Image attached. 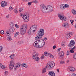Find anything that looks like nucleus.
I'll use <instances>...</instances> for the list:
<instances>
[{
    "label": "nucleus",
    "instance_id": "1",
    "mask_svg": "<svg viewBox=\"0 0 76 76\" xmlns=\"http://www.w3.org/2000/svg\"><path fill=\"white\" fill-rule=\"evenodd\" d=\"M40 7L41 11L43 13H45L46 12H51L54 10L53 7L52 6L50 5L46 6L44 4H41ZM47 10L48 11H47Z\"/></svg>",
    "mask_w": 76,
    "mask_h": 76
},
{
    "label": "nucleus",
    "instance_id": "2",
    "mask_svg": "<svg viewBox=\"0 0 76 76\" xmlns=\"http://www.w3.org/2000/svg\"><path fill=\"white\" fill-rule=\"evenodd\" d=\"M37 26L36 25H34L30 27V28L28 31V35H32L34 32H36L37 29Z\"/></svg>",
    "mask_w": 76,
    "mask_h": 76
},
{
    "label": "nucleus",
    "instance_id": "3",
    "mask_svg": "<svg viewBox=\"0 0 76 76\" xmlns=\"http://www.w3.org/2000/svg\"><path fill=\"white\" fill-rule=\"evenodd\" d=\"M27 28H28V25L27 24H24L21 26L20 32L21 35H24L26 33Z\"/></svg>",
    "mask_w": 76,
    "mask_h": 76
},
{
    "label": "nucleus",
    "instance_id": "4",
    "mask_svg": "<svg viewBox=\"0 0 76 76\" xmlns=\"http://www.w3.org/2000/svg\"><path fill=\"white\" fill-rule=\"evenodd\" d=\"M55 66V63L53 61H49L47 64V66H46V68H48V69H52Z\"/></svg>",
    "mask_w": 76,
    "mask_h": 76
},
{
    "label": "nucleus",
    "instance_id": "5",
    "mask_svg": "<svg viewBox=\"0 0 76 76\" xmlns=\"http://www.w3.org/2000/svg\"><path fill=\"white\" fill-rule=\"evenodd\" d=\"M29 15L28 13H27L26 15H24L23 14L20 15V16L24 20V22H28L29 20Z\"/></svg>",
    "mask_w": 76,
    "mask_h": 76
},
{
    "label": "nucleus",
    "instance_id": "6",
    "mask_svg": "<svg viewBox=\"0 0 76 76\" xmlns=\"http://www.w3.org/2000/svg\"><path fill=\"white\" fill-rule=\"evenodd\" d=\"M38 53L36 52H34V54L32 55L33 58L35 61H38L39 60V58L38 57Z\"/></svg>",
    "mask_w": 76,
    "mask_h": 76
},
{
    "label": "nucleus",
    "instance_id": "7",
    "mask_svg": "<svg viewBox=\"0 0 76 76\" xmlns=\"http://www.w3.org/2000/svg\"><path fill=\"white\" fill-rule=\"evenodd\" d=\"M33 45L34 47H36V48H42L43 46L45 45V42H44V43H43L40 45L38 44V43L35 42H34Z\"/></svg>",
    "mask_w": 76,
    "mask_h": 76
},
{
    "label": "nucleus",
    "instance_id": "8",
    "mask_svg": "<svg viewBox=\"0 0 76 76\" xmlns=\"http://www.w3.org/2000/svg\"><path fill=\"white\" fill-rule=\"evenodd\" d=\"M37 34L38 35L42 37V36L44 35V30L42 29H40L39 30Z\"/></svg>",
    "mask_w": 76,
    "mask_h": 76
},
{
    "label": "nucleus",
    "instance_id": "9",
    "mask_svg": "<svg viewBox=\"0 0 76 76\" xmlns=\"http://www.w3.org/2000/svg\"><path fill=\"white\" fill-rule=\"evenodd\" d=\"M42 37H41L39 35V34H38V35L37 37H35V39L36 40H37V41L38 42H41V41L42 40V41H43L44 40V39H41V38H42Z\"/></svg>",
    "mask_w": 76,
    "mask_h": 76
},
{
    "label": "nucleus",
    "instance_id": "10",
    "mask_svg": "<svg viewBox=\"0 0 76 76\" xmlns=\"http://www.w3.org/2000/svg\"><path fill=\"white\" fill-rule=\"evenodd\" d=\"M15 66V62L13 61H10L9 67L10 70H12Z\"/></svg>",
    "mask_w": 76,
    "mask_h": 76
},
{
    "label": "nucleus",
    "instance_id": "11",
    "mask_svg": "<svg viewBox=\"0 0 76 76\" xmlns=\"http://www.w3.org/2000/svg\"><path fill=\"white\" fill-rule=\"evenodd\" d=\"M68 71L71 72H74L76 71V69L73 67L69 66L67 69Z\"/></svg>",
    "mask_w": 76,
    "mask_h": 76
},
{
    "label": "nucleus",
    "instance_id": "12",
    "mask_svg": "<svg viewBox=\"0 0 76 76\" xmlns=\"http://www.w3.org/2000/svg\"><path fill=\"white\" fill-rule=\"evenodd\" d=\"M58 17L60 19L63 21H66V18L64 16L61 15L60 14H59L58 15Z\"/></svg>",
    "mask_w": 76,
    "mask_h": 76
},
{
    "label": "nucleus",
    "instance_id": "13",
    "mask_svg": "<svg viewBox=\"0 0 76 76\" xmlns=\"http://www.w3.org/2000/svg\"><path fill=\"white\" fill-rule=\"evenodd\" d=\"M75 42L74 41L72 40L70 41V43L69 45V48H72L73 47H74Z\"/></svg>",
    "mask_w": 76,
    "mask_h": 76
},
{
    "label": "nucleus",
    "instance_id": "14",
    "mask_svg": "<svg viewBox=\"0 0 76 76\" xmlns=\"http://www.w3.org/2000/svg\"><path fill=\"white\" fill-rule=\"evenodd\" d=\"M1 5L2 7H5L6 6H7V4L6 2L3 1L1 2Z\"/></svg>",
    "mask_w": 76,
    "mask_h": 76
},
{
    "label": "nucleus",
    "instance_id": "15",
    "mask_svg": "<svg viewBox=\"0 0 76 76\" xmlns=\"http://www.w3.org/2000/svg\"><path fill=\"white\" fill-rule=\"evenodd\" d=\"M44 55L45 56H49V57H53V55L51 53H48V52L47 51H45L44 52Z\"/></svg>",
    "mask_w": 76,
    "mask_h": 76
},
{
    "label": "nucleus",
    "instance_id": "16",
    "mask_svg": "<svg viewBox=\"0 0 76 76\" xmlns=\"http://www.w3.org/2000/svg\"><path fill=\"white\" fill-rule=\"evenodd\" d=\"M71 36H72V33L70 32L65 34V38H66V39H68V38H69Z\"/></svg>",
    "mask_w": 76,
    "mask_h": 76
},
{
    "label": "nucleus",
    "instance_id": "17",
    "mask_svg": "<svg viewBox=\"0 0 76 76\" xmlns=\"http://www.w3.org/2000/svg\"><path fill=\"white\" fill-rule=\"evenodd\" d=\"M62 26L64 28H68L69 26V24L67 23H65L62 24Z\"/></svg>",
    "mask_w": 76,
    "mask_h": 76
},
{
    "label": "nucleus",
    "instance_id": "18",
    "mask_svg": "<svg viewBox=\"0 0 76 76\" xmlns=\"http://www.w3.org/2000/svg\"><path fill=\"white\" fill-rule=\"evenodd\" d=\"M48 75L49 76H55V73H54V72L53 71H50L48 73Z\"/></svg>",
    "mask_w": 76,
    "mask_h": 76
},
{
    "label": "nucleus",
    "instance_id": "19",
    "mask_svg": "<svg viewBox=\"0 0 76 76\" xmlns=\"http://www.w3.org/2000/svg\"><path fill=\"white\" fill-rule=\"evenodd\" d=\"M76 48V47L75 46H74L72 48H71V50H70V52L71 53H74V51L73 50H75V49Z\"/></svg>",
    "mask_w": 76,
    "mask_h": 76
},
{
    "label": "nucleus",
    "instance_id": "20",
    "mask_svg": "<svg viewBox=\"0 0 76 76\" xmlns=\"http://www.w3.org/2000/svg\"><path fill=\"white\" fill-rule=\"evenodd\" d=\"M9 31L11 32H13L15 31V28L13 27L9 28Z\"/></svg>",
    "mask_w": 76,
    "mask_h": 76
},
{
    "label": "nucleus",
    "instance_id": "21",
    "mask_svg": "<svg viewBox=\"0 0 76 76\" xmlns=\"http://www.w3.org/2000/svg\"><path fill=\"white\" fill-rule=\"evenodd\" d=\"M60 8L62 10H63V9H65V5H63V4L61 5Z\"/></svg>",
    "mask_w": 76,
    "mask_h": 76
},
{
    "label": "nucleus",
    "instance_id": "22",
    "mask_svg": "<svg viewBox=\"0 0 76 76\" xmlns=\"http://www.w3.org/2000/svg\"><path fill=\"white\" fill-rule=\"evenodd\" d=\"M64 52L62 51L60 52V57H63V56H64Z\"/></svg>",
    "mask_w": 76,
    "mask_h": 76
},
{
    "label": "nucleus",
    "instance_id": "23",
    "mask_svg": "<svg viewBox=\"0 0 76 76\" xmlns=\"http://www.w3.org/2000/svg\"><path fill=\"white\" fill-rule=\"evenodd\" d=\"M18 35H19V32H17L14 34V37H16Z\"/></svg>",
    "mask_w": 76,
    "mask_h": 76
},
{
    "label": "nucleus",
    "instance_id": "24",
    "mask_svg": "<svg viewBox=\"0 0 76 76\" xmlns=\"http://www.w3.org/2000/svg\"><path fill=\"white\" fill-rule=\"evenodd\" d=\"M65 44H66L65 42H62L61 44V45L62 47H64V46L65 45Z\"/></svg>",
    "mask_w": 76,
    "mask_h": 76
},
{
    "label": "nucleus",
    "instance_id": "25",
    "mask_svg": "<svg viewBox=\"0 0 76 76\" xmlns=\"http://www.w3.org/2000/svg\"><path fill=\"white\" fill-rule=\"evenodd\" d=\"M23 67H25V68H27L28 66L26 65V64H23L21 65Z\"/></svg>",
    "mask_w": 76,
    "mask_h": 76
},
{
    "label": "nucleus",
    "instance_id": "26",
    "mask_svg": "<svg viewBox=\"0 0 76 76\" xmlns=\"http://www.w3.org/2000/svg\"><path fill=\"white\" fill-rule=\"evenodd\" d=\"M72 12L73 15H75L76 14V11L75 10H72Z\"/></svg>",
    "mask_w": 76,
    "mask_h": 76
},
{
    "label": "nucleus",
    "instance_id": "27",
    "mask_svg": "<svg viewBox=\"0 0 76 76\" xmlns=\"http://www.w3.org/2000/svg\"><path fill=\"white\" fill-rule=\"evenodd\" d=\"M10 25L11 27H13L14 26V24L12 22H11L10 23Z\"/></svg>",
    "mask_w": 76,
    "mask_h": 76
},
{
    "label": "nucleus",
    "instance_id": "28",
    "mask_svg": "<svg viewBox=\"0 0 76 76\" xmlns=\"http://www.w3.org/2000/svg\"><path fill=\"white\" fill-rule=\"evenodd\" d=\"M15 57V54H12L10 56V58H13Z\"/></svg>",
    "mask_w": 76,
    "mask_h": 76
},
{
    "label": "nucleus",
    "instance_id": "29",
    "mask_svg": "<svg viewBox=\"0 0 76 76\" xmlns=\"http://www.w3.org/2000/svg\"><path fill=\"white\" fill-rule=\"evenodd\" d=\"M8 74V71H6L4 72V75L5 76H6Z\"/></svg>",
    "mask_w": 76,
    "mask_h": 76
},
{
    "label": "nucleus",
    "instance_id": "30",
    "mask_svg": "<svg viewBox=\"0 0 76 76\" xmlns=\"http://www.w3.org/2000/svg\"><path fill=\"white\" fill-rule=\"evenodd\" d=\"M23 11V8H20L19 12H22Z\"/></svg>",
    "mask_w": 76,
    "mask_h": 76
},
{
    "label": "nucleus",
    "instance_id": "31",
    "mask_svg": "<svg viewBox=\"0 0 76 76\" xmlns=\"http://www.w3.org/2000/svg\"><path fill=\"white\" fill-rule=\"evenodd\" d=\"M1 68L3 69H6V66L4 65H2L1 66Z\"/></svg>",
    "mask_w": 76,
    "mask_h": 76
},
{
    "label": "nucleus",
    "instance_id": "32",
    "mask_svg": "<svg viewBox=\"0 0 76 76\" xmlns=\"http://www.w3.org/2000/svg\"><path fill=\"white\" fill-rule=\"evenodd\" d=\"M32 2L33 3H36V4H37V3H38V1L35 0L33 1Z\"/></svg>",
    "mask_w": 76,
    "mask_h": 76
},
{
    "label": "nucleus",
    "instance_id": "33",
    "mask_svg": "<svg viewBox=\"0 0 76 76\" xmlns=\"http://www.w3.org/2000/svg\"><path fill=\"white\" fill-rule=\"evenodd\" d=\"M16 66L17 67H19V66H20V63H18Z\"/></svg>",
    "mask_w": 76,
    "mask_h": 76
},
{
    "label": "nucleus",
    "instance_id": "34",
    "mask_svg": "<svg viewBox=\"0 0 76 76\" xmlns=\"http://www.w3.org/2000/svg\"><path fill=\"white\" fill-rule=\"evenodd\" d=\"M44 59V55H42L40 58V59H41V60H43V59Z\"/></svg>",
    "mask_w": 76,
    "mask_h": 76
},
{
    "label": "nucleus",
    "instance_id": "35",
    "mask_svg": "<svg viewBox=\"0 0 76 76\" xmlns=\"http://www.w3.org/2000/svg\"><path fill=\"white\" fill-rule=\"evenodd\" d=\"M70 22L72 25H73V22H74L75 20H71Z\"/></svg>",
    "mask_w": 76,
    "mask_h": 76
},
{
    "label": "nucleus",
    "instance_id": "36",
    "mask_svg": "<svg viewBox=\"0 0 76 76\" xmlns=\"http://www.w3.org/2000/svg\"><path fill=\"white\" fill-rule=\"evenodd\" d=\"M7 40H8V41H11V40H12V38L10 37H8L7 38Z\"/></svg>",
    "mask_w": 76,
    "mask_h": 76
},
{
    "label": "nucleus",
    "instance_id": "37",
    "mask_svg": "<svg viewBox=\"0 0 76 76\" xmlns=\"http://www.w3.org/2000/svg\"><path fill=\"white\" fill-rule=\"evenodd\" d=\"M46 69L45 68H44L42 70V71H43L42 73H45V72H46Z\"/></svg>",
    "mask_w": 76,
    "mask_h": 76
},
{
    "label": "nucleus",
    "instance_id": "38",
    "mask_svg": "<svg viewBox=\"0 0 76 76\" xmlns=\"http://www.w3.org/2000/svg\"><path fill=\"white\" fill-rule=\"evenodd\" d=\"M73 57L74 59H76V53L73 55Z\"/></svg>",
    "mask_w": 76,
    "mask_h": 76
},
{
    "label": "nucleus",
    "instance_id": "39",
    "mask_svg": "<svg viewBox=\"0 0 76 76\" xmlns=\"http://www.w3.org/2000/svg\"><path fill=\"white\" fill-rule=\"evenodd\" d=\"M0 33H1V34H4V31L2 30L0 31Z\"/></svg>",
    "mask_w": 76,
    "mask_h": 76
},
{
    "label": "nucleus",
    "instance_id": "40",
    "mask_svg": "<svg viewBox=\"0 0 76 76\" xmlns=\"http://www.w3.org/2000/svg\"><path fill=\"white\" fill-rule=\"evenodd\" d=\"M14 12H15V13H18V11H17V10H14Z\"/></svg>",
    "mask_w": 76,
    "mask_h": 76
},
{
    "label": "nucleus",
    "instance_id": "41",
    "mask_svg": "<svg viewBox=\"0 0 76 76\" xmlns=\"http://www.w3.org/2000/svg\"><path fill=\"white\" fill-rule=\"evenodd\" d=\"M2 49H3V47L1 46H0V53Z\"/></svg>",
    "mask_w": 76,
    "mask_h": 76
},
{
    "label": "nucleus",
    "instance_id": "42",
    "mask_svg": "<svg viewBox=\"0 0 76 76\" xmlns=\"http://www.w3.org/2000/svg\"><path fill=\"white\" fill-rule=\"evenodd\" d=\"M60 64H63V63H64V61H61L60 62Z\"/></svg>",
    "mask_w": 76,
    "mask_h": 76
},
{
    "label": "nucleus",
    "instance_id": "43",
    "mask_svg": "<svg viewBox=\"0 0 76 76\" xmlns=\"http://www.w3.org/2000/svg\"><path fill=\"white\" fill-rule=\"evenodd\" d=\"M31 4H32V2H29L28 3V6H31Z\"/></svg>",
    "mask_w": 76,
    "mask_h": 76
},
{
    "label": "nucleus",
    "instance_id": "44",
    "mask_svg": "<svg viewBox=\"0 0 76 76\" xmlns=\"http://www.w3.org/2000/svg\"><path fill=\"white\" fill-rule=\"evenodd\" d=\"M15 27H16V28H18L19 27V25L16 24Z\"/></svg>",
    "mask_w": 76,
    "mask_h": 76
},
{
    "label": "nucleus",
    "instance_id": "45",
    "mask_svg": "<svg viewBox=\"0 0 76 76\" xmlns=\"http://www.w3.org/2000/svg\"><path fill=\"white\" fill-rule=\"evenodd\" d=\"M69 54H70V52L69 51H67L66 53V55L68 56V55H69Z\"/></svg>",
    "mask_w": 76,
    "mask_h": 76
},
{
    "label": "nucleus",
    "instance_id": "46",
    "mask_svg": "<svg viewBox=\"0 0 76 76\" xmlns=\"http://www.w3.org/2000/svg\"><path fill=\"white\" fill-rule=\"evenodd\" d=\"M65 8H66V7H69V5H68V4L65 5Z\"/></svg>",
    "mask_w": 76,
    "mask_h": 76
},
{
    "label": "nucleus",
    "instance_id": "47",
    "mask_svg": "<svg viewBox=\"0 0 76 76\" xmlns=\"http://www.w3.org/2000/svg\"><path fill=\"white\" fill-rule=\"evenodd\" d=\"M76 75V74H75V73H72V76H75Z\"/></svg>",
    "mask_w": 76,
    "mask_h": 76
},
{
    "label": "nucleus",
    "instance_id": "48",
    "mask_svg": "<svg viewBox=\"0 0 76 76\" xmlns=\"http://www.w3.org/2000/svg\"><path fill=\"white\" fill-rule=\"evenodd\" d=\"M10 10H12V9H13V8H12V7H10L9 8Z\"/></svg>",
    "mask_w": 76,
    "mask_h": 76
},
{
    "label": "nucleus",
    "instance_id": "49",
    "mask_svg": "<svg viewBox=\"0 0 76 76\" xmlns=\"http://www.w3.org/2000/svg\"><path fill=\"white\" fill-rule=\"evenodd\" d=\"M1 66H2V64L0 62V69H1Z\"/></svg>",
    "mask_w": 76,
    "mask_h": 76
},
{
    "label": "nucleus",
    "instance_id": "50",
    "mask_svg": "<svg viewBox=\"0 0 76 76\" xmlns=\"http://www.w3.org/2000/svg\"><path fill=\"white\" fill-rule=\"evenodd\" d=\"M6 34H7V35H9V32L8 31H6Z\"/></svg>",
    "mask_w": 76,
    "mask_h": 76
},
{
    "label": "nucleus",
    "instance_id": "51",
    "mask_svg": "<svg viewBox=\"0 0 76 76\" xmlns=\"http://www.w3.org/2000/svg\"><path fill=\"white\" fill-rule=\"evenodd\" d=\"M24 1H29L30 0H22Z\"/></svg>",
    "mask_w": 76,
    "mask_h": 76
},
{
    "label": "nucleus",
    "instance_id": "52",
    "mask_svg": "<svg viewBox=\"0 0 76 76\" xmlns=\"http://www.w3.org/2000/svg\"><path fill=\"white\" fill-rule=\"evenodd\" d=\"M56 48V45H54V46L53 47V49H55V48Z\"/></svg>",
    "mask_w": 76,
    "mask_h": 76
},
{
    "label": "nucleus",
    "instance_id": "53",
    "mask_svg": "<svg viewBox=\"0 0 76 76\" xmlns=\"http://www.w3.org/2000/svg\"><path fill=\"white\" fill-rule=\"evenodd\" d=\"M6 18L7 19H9V15H7L6 17Z\"/></svg>",
    "mask_w": 76,
    "mask_h": 76
},
{
    "label": "nucleus",
    "instance_id": "54",
    "mask_svg": "<svg viewBox=\"0 0 76 76\" xmlns=\"http://www.w3.org/2000/svg\"><path fill=\"white\" fill-rule=\"evenodd\" d=\"M44 39L45 41H47V38L46 37H45Z\"/></svg>",
    "mask_w": 76,
    "mask_h": 76
},
{
    "label": "nucleus",
    "instance_id": "55",
    "mask_svg": "<svg viewBox=\"0 0 76 76\" xmlns=\"http://www.w3.org/2000/svg\"><path fill=\"white\" fill-rule=\"evenodd\" d=\"M14 60V58H12L11 59V61H13Z\"/></svg>",
    "mask_w": 76,
    "mask_h": 76
},
{
    "label": "nucleus",
    "instance_id": "56",
    "mask_svg": "<svg viewBox=\"0 0 76 76\" xmlns=\"http://www.w3.org/2000/svg\"><path fill=\"white\" fill-rule=\"evenodd\" d=\"M17 67H16V66H14V70H16V69H17Z\"/></svg>",
    "mask_w": 76,
    "mask_h": 76
},
{
    "label": "nucleus",
    "instance_id": "57",
    "mask_svg": "<svg viewBox=\"0 0 76 76\" xmlns=\"http://www.w3.org/2000/svg\"><path fill=\"white\" fill-rule=\"evenodd\" d=\"M21 42L20 41H19L18 42V44H19H19H20Z\"/></svg>",
    "mask_w": 76,
    "mask_h": 76
},
{
    "label": "nucleus",
    "instance_id": "58",
    "mask_svg": "<svg viewBox=\"0 0 76 76\" xmlns=\"http://www.w3.org/2000/svg\"><path fill=\"white\" fill-rule=\"evenodd\" d=\"M20 76H22V73H20Z\"/></svg>",
    "mask_w": 76,
    "mask_h": 76
},
{
    "label": "nucleus",
    "instance_id": "59",
    "mask_svg": "<svg viewBox=\"0 0 76 76\" xmlns=\"http://www.w3.org/2000/svg\"><path fill=\"white\" fill-rule=\"evenodd\" d=\"M57 71L58 72H59V71L60 70H59V69H57Z\"/></svg>",
    "mask_w": 76,
    "mask_h": 76
},
{
    "label": "nucleus",
    "instance_id": "60",
    "mask_svg": "<svg viewBox=\"0 0 76 76\" xmlns=\"http://www.w3.org/2000/svg\"><path fill=\"white\" fill-rule=\"evenodd\" d=\"M69 61L68 60H67L66 61V62L67 63H69Z\"/></svg>",
    "mask_w": 76,
    "mask_h": 76
},
{
    "label": "nucleus",
    "instance_id": "61",
    "mask_svg": "<svg viewBox=\"0 0 76 76\" xmlns=\"http://www.w3.org/2000/svg\"><path fill=\"white\" fill-rule=\"evenodd\" d=\"M61 50V48H59L58 49V51H60Z\"/></svg>",
    "mask_w": 76,
    "mask_h": 76
},
{
    "label": "nucleus",
    "instance_id": "62",
    "mask_svg": "<svg viewBox=\"0 0 76 76\" xmlns=\"http://www.w3.org/2000/svg\"><path fill=\"white\" fill-rule=\"evenodd\" d=\"M66 1H67L69 0H65Z\"/></svg>",
    "mask_w": 76,
    "mask_h": 76
},
{
    "label": "nucleus",
    "instance_id": "63",
    "mask_svg": "<svg viewBox=\"0 0 76 76\" xmlns=\"http://www.w3.org/2000/svg\"><path fill=\"white\" fill-rule=\"evenodd\" d=\"M1 38L0 37V40H1Z\"/></svg>",
    "mask_w": 76,
    "mask_h": 76
},
{
    "label": "nucleus",
    "instance_id": "64",
    "mask_svg": "<svg viewBox=\"0 0 76 76\" xmlns=\"http://www.w3.org/2000/svg\"><path fill=\"white\" fill-rule=\"evenodd\" d=\"M0 4H1V3H0Z\"/></svg>",
    "mask_w": 76,
    "mask_h": 76
}]
</instances>
